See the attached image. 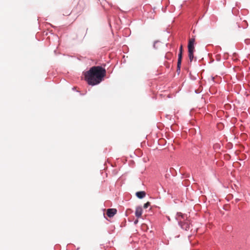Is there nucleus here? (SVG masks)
Instances as JSON below:
<instances>
[{"instance_id": "nucleus-1", "label": "nucleus", "mask_w": 250, "mask_h": 250, "mask_svg": "<svg viewBox=\"0 0 250 250\" xmlns=\"http://www.w3.org/2000/svg\"><path fill=\"white\" fill-rule=\"evenodd\" d=\"M106 71L102 66H92L84 74L85 80L89 85H95L100 83L105 77Z\"/></svg>"}, {"instance_id": "nucleus-2", "label": "nucleus", "mask_w": 250, "mask_h": 250, "mask_svg": "<svg viewBox=\"0 0 250 250\" xmlns=\"http://www.w3.org/2000/svg\"><path fill=\"white\" fill-rule=\"evenodd\" d=\"M185 215L183 214L181 212H179L177 213V219L179 221V223L181 225V228L186 230H188L190 228V223L188 220L185 221Z\"/></svg>"}, {"instance_id": "nucleus-3", "label": "nucleus", "mask_w": 250, "mask_h": 250, "mask_svg": "<svg viewBox=\"0 0 250 250\" xmlns=\"http://www.w3.org/2000/svg\"><path fill=\"white\" fill-rule=\"evenodd\" d=\"M195 38H192L189 39L188 41V56L190 62L192 61L194 58L193 53L195 51L194 43Z\"/></svg>"}, {"instance_id": "nucleus-4", "label": "nucleus", "mask_w": 250, "mask_h": 250, "mask_svg": "<svg viewBox=\"0 0 250 250\" xmlns=\"http://www.w3.org/2000/svg\"><path fill=\"white\" fill-rule=\"evenodd\" d=\"M182 54L183 53L179 52L178 54V62H177V71L179 73L180 72V67L181 65L182 62Z\"/></svg>"}, {"instance_id": "nucleus-5", "label": "nucleus", "mask_w": 250, "mask_h": 250, "mask_svg": "<svg viewBox=\"0 0 250 250\" xmlns=\"http://www.w3.org/2000/svg\"><path fill=\"white\" fill-rule=\"evenodd\" d=\"M142 208L141 207H137L136 208L135 215L138 217H140L142 214Z\"/></svg>"}, {"instance_id": "nucleus-6", "label": "nucleus", "mask_w": 250, "mask_h": 250, "mask_svg": "<svg viewBox=\"0 0 250 250\" xmlns=\"http://www.w3.org/2000/svg\"><path fill=\"white\" fill-rule=\"evenodd\" d=\"M136 195L139 198L141 199L145 196L146 193L145 191H139L136 192Z\"/></svg>"}, {"instance_id": "nucleus-7", "label": "nucleus", "mask_w": 250, "mask_h": 250, "mask_svg": "<svg viewBox=\"0 0 250 250\" xmlns=\"http://www.w3.org/2000/svg\"><path fill=\"white\" fill-rule=\"evenodd\" d=\"M117 213L116 208H110V217L113 216Z\"/></svg>"}, {"instance_id": "nucleus-8", "label": "nucleus", "mask_w": 250, "mask_h": 250, "mask_svg": "<svg viewBox=\"0 0 250 250\" xmlns=\"http://www.w3.org/2000/svg\"><path fill=\"white\" fill-rule=\"evenodd\" d=\"M150 203L149 202H147V203H146V204H144V208H147L150 206Z\"/></svg>"}, {"instance_id": "nucleus-9", "label": "nucleus", "mask_w": 250, "mask_h": 250, "mask_svg": "<svg viewBox=\"0 0 250 250\" xmlns=\"http://www.w3.org/2000/svg\"><path fill=\"white\" fill-rule=\"evenodd\" d=\"M106 215L109 217V208L107 209L106 212Z\"/></svg>"}, {"instance_id": "nucleus-10", "label": "nucleus", "mask_w": 250, "mask_h": 250, "mask_svg": "<svg viewBox=\"0 0 250 250\" xmlns=\"http://www.w3.org/2000/svg\"><path fill=\"white\" fill-rule=\"evenodd\" d=\"M179 52L183 53V46H182V45H181V46L180 47Z\"/></svg>"}, {"instance_id": "nucleus-11", "label": "nucleus", "mask_w": 250, "mask_h": 250, "mask_svg": "<svg viewBox=\"0 0 250 250\" xmlns=\"http://www.w3.org/2000/svg\"><path fill=\"white\" fill-rule=\"evenodd\" d=\"M137 222H138V220H136V221H135V224H136V223H137Z\"/></svg>"}]
</instances>
